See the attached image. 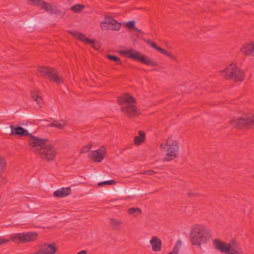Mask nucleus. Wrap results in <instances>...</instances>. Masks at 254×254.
<instances>
[{"instance_id": "19", "label": "nucleus", "mask_w": 254, "mask_h": 254, "mask_svg": "<svg viewBox=\"0 0 254 254\" xmlns=\"http://www.w3.org/2000/svg\"><path fill=\"white\" fill-rule=\"evenodd\" d=\"M71 190L69 187L62 188L54 191L53 195L56 197H64L69 195Z\"/></svg>"}, {"instance_id": "36", "label": "nucleus", "mask_w": 254, "mask_h": 254, "mask_svg": "<svg viewBox=\"0 0 254 254\" xmlns=\"http://www.w3.org/2000/svg\"><path fill=\"white\" fill-rule=\"evenodd\" d=\"M50 67L42 66L38 68V71L44 75Z\"/></svg>"}, {"instance_id": "40", "label": "nucleus", "mask_w": 254, "mask_h": 254, "mask_svg": "<svg viewBox=\"0 0 254 254\" xmlns=\"http://www.w3.org/2000/svg\"><path fill=\"white\" fill-rule=\"evenodd\" d=\"M6 180L2 175H0V186L5 184Z\"/></svg>"}, {"instance_id": "32", "label": "nucleus", "mask_w": 254, "mask_h": 254, "mask_svg": "<svg viewBox=\"0 0 254 254\" xmlns=\"http://www.w3.org/2000/svg\"><path fill=\"white\" fill-rule=\"evenodd\" d=\"M117 182L115 180H112L109 181H104L102 182H100L98 184V186L99 187H102L104 185H112L116 184Z\"/></svg>"}, {"instance_id": "12", "label": "nucleus", "mask_w": 254, "mask_h": 254, "mask_svg": "<svg viewBox=\"0 0 254 254\" xmlns=\"http://www.w3.org/2000/svg\"><path fill=\"white\" fill-rule=\"evenodd\" d=\"M57 251L58 248L55 244L44 243L38 250V253L41 254H54Z\"/></svg>"}, {"instance_id": "16", "label": "nucleus", "mask_w": 254, "mask_h": 254, "mask_svg": "<svg viewBox=\"0 0 254 254\" xmlns=\"http://www.w3.org/2000/svg\"><path fill=\"white\" fill-rule=\"evenodd\" d=\"M43 75L47 76L51 81L59 83L62 82V79L57 75L55 70L51 67H49Z\"/></svg>"}, {"instance_id": "42", "label": "nucleus", "mask_w": 254, "mask_h": 254, "mask_svg": "<svg viewBox=\"0 0 254 254\" xmlns=\"http://www.w3.org/2000/svg\"><path fill=\"white\" fill-rule=\"evenodd\" d=\"M251 50H252V55L254 56V43H251Z\"/></svg>"}, {"instance_id": "25", "label": "nucleus", "mask_w": 254, "mask_h": 254, "mask_svg": "<svg viewBox=\"0 0 254 254\" xmlns=\"http://www.w3.org/2000/svg\"><path fill=\"white\" fill-rule=\"evenodd\" d=\"M47 126L50 127H55L58 129H63L65 126V125L64 122H60L57 120H54L51 124Z\"/></svg>"}, {"instance_id": "9", "label": "nucleus", "mask_w": 254, "mask_h": 254, "mask_svg": "<svg viewBox=\"0 0 254 254\" xmlns=\"http://www.w3.org/2000/svg\"><path fill=\"white\" fill-rule=\"evenodd\" d=\"M230 123L234 127L242 128L246 127L250 128L254 126V115L234 120L231 121Z\"/></svg>"}, {"instance_id": "30", "label": "nucleus", "mask_w": 254, "mask_h": 254, "mask_svg": "<svg viewBox=\"0 0 254 254\" xmlns=\"http://www.w3.org/2000/svg\"><path fill=\"white\" fill-rule=\"evenodd\" d=\"M106 57L109 60L115 62L117 64H122L121 59L116 56L107 55Z\"/></svg>"}, {"instance_id": "18", "label": "nucleus", "mask_w": 254, "mask_h": 254, "mask_svg": "<svg viewBox=\"0 0 254 254\" xmlns=\"http://www.w3.org/2000/svg\"><path fill=\"white\" fill-rule=\"evenodd\" d=\"M150 244L153 251L157 252L161 250L162 242L157 237L153 236L150 240Z\"/></svg>"}, {"instance_id": "13", "label": "nucleus", "mask_w": 254, "mask_h": 254, "mask_svg": "<svg viewBox=\"0 0 254 254\" xmlns=\"http://www.w3.org/2000/svg\"><path fill=\"white\" fill-rule=\"evenodd\" d=\"M230 244L231 242L229 244H226L218 239H214L213 241V245L215 249L223 253H227L229 251Z\"/></svg>"}, {"instance_id": "45", "label": "nucleus", "mask_w": 254, "mask_h": 254, "mask_svg": "<svg viewBox=\"0 0 254 254\" xmlns=\"http://www.w3.org/2000/svg\"><path fill=\"white\" fill-rule=\"evenodd\" d=\"M164 145L163 144H161V145H160V147H161L162 149H163V148H164Z\"/></svg>"}, {"instance_id": "39", "label": "nucleus", "mask_w": 254, "mask_h": 254, "mask_svg": "<svg viewBox=\"0 0 254 254\" xmlns=\"http://www.w3.org/2000/svg\"><path fill=\"white\" fill-rule=\"evenodd\" d=\"M31 95L32 98L34 100L37 96H38V91H33L31 92Z\"/></svg>"}, {"instance_id": "41", "label": "nucleus", "mask_w": 254, "mask_h": 254, "mask_svg": "<svg viewBox=\"0 0 254 254\" xmlns=\"http://www.w3.org/2000/svg\"><path fill=\"white\" fill-rule=\"evenodd\" d=\"M34 100L38 104L40 105L42 102V99L41 97L38 95Z\"/></svg>"}, {"instance_id": "7", "label": "nucleus", "mask_w": 254, "mask_h": 254, "mask_svg": "<svg viewBox=\"0 0 254 254\" xmlns=\"http://www.w3.org/2000/svg\"><path fill=\"white\" fill-rule=\"evenodd\" d=\"M165 145L168 146V149L166 157L163 159V161H170L177 158L179 150L177 141L169 138L166 140Z\"/></svg>"}, {"instance_id": "37", "label": "nucleus", "mask_w": 254, "mask_h": 254, "mask_svg": "<svg viewBox=\"0 0 254 254\" xmlns=\"http://www.w3.org/2000/svg\"><path fill=\"white\" fill-rule=\"evenodd\" d=\"M31 2V4L33 5H39L42 2V0H28Z\"/></svg>"}, {"instance_id": "43", "label": "nucleus", "mask_w": 254, "mask_h": 254, "mask_svg": "<svg viewBox=\"0 0 254 254\" xmlns=\"http://www.w3.org/2000/svg\"><path fill=\"white\" fill-rule=\"evenodd\" d=\"M188 195L189 196H194V195H196V194L194 193H193L192 192H189L188 193Z\"/></svg>"}, {"instance_id": "8", "label": "nucleus", "mask_w": 254, "mask_h": 254, "mask_svg": "<svg viewBox=\"0 0 254 254\" xmlns=\"http://www.w3.org/2000/svg\"><path fill=\"white\" fill-rule=\"evenodd\" d=\"M48 141V139L39 138L31 134L29 136L28 143L31 147L32 151L37 155Z\"/></svg>"}, {"instance_id": "33", "label": "nucleus", "mask_w": 254, "mask_h": 254, "mask_svg": "<svg viewBox=\"0 0 254 254\" xmlns=\"http://www.w3.org/2000/svg\"><path fill=\"white\" fill-rule=\"evenodd\" d=\"M100 27L102 31L108 30L111 29V26L106 24L103 21L100 24Z\"/></svg>"}, {"instance_id": "5", "label": "nucleus", "mask_w": 254, "mask_h": 254, "mask_svg": "<svg viewBox=\"0 0 254 254\" xmlns=\"http://www.w3.org/2000/svg\"><path fill=\"white\" fill-rule=\"evenodd\" d=\"M57 154V150L55 146L48 142L45 144L43 148H41L37 155L41 159L47 162L53 161L55 160Z\"/></svg>"}, {"instance_id": "29", "label": "nucleus", "mask_w": 254, "mask_h": 254, "mask_svg": "<svg viewBox=\"0 0 254 254\" xmlns=\"http://www.w3.org/2000/svg\"><path fill=\"white\" fill-rule=\"evenodd\" d=\"M6 165L7 162L5 158L0 155V173L5 169Z\"/></svg>"}, {"instance_id": "10", "label": "nucleus", "mask_w": 254, "mask_h": 254, "mask_svg": "<svg viewBox=\"0 0 254 254\" xmlns=\"http://www.w3.org/2000/svg\"><path fill=\"white\" fill-rule=\"evenodd\" d=\"M106 148L102 146L96 150L92 151L90 154V159L95 162H101L106 156Z\"/></svg>"}, {"instance_id": "44", "label": "nucleus", "mask_w": 254, "mask_h": 254, "mask_svg": "<svg viewBox=\"0 0 254 254\" xmlns=\"http://www.w3.org/2000/svg\"><path fill=\"white\" fill-rule=\"evenodd\" d=\"M8 241L6 240H2V239H0V245L1 244L7 243Z\"/></svg>"}, {"instance_id": "24", "label": "nucleus", "mask_w": 254, "mask_h": 254, "mask_svg": "<svg viewBox=\"0 0 254 254\" xmlns=\"http://www.w3.org/2000/svg\"><path fill=\"white\" fill-rule=\"evenodd\" d=\"M135 22L133 20L129 21L126 23V26L129 29H133L135 32L140 34H144L141 30L135 27Z\"/></svg>"}, {"instance_id": "14", "label": "nucleus", "mask_w": 254, "mask_h": 254, "mask_svg": "<svg viewBox=\"0 0 254 254\" xmlns=\"http://www.w3.org/2000/svg\"><path fill=\"white\" fill-rule=\"evenodd\" d=\"M144 41L148 45H150L152 48H154L155 50L165 55L167 57H169L171 59L173 60H176V58L174 56L171 55L170 53L168 52L167 51L165 50L161 47L157 45V44L153 42H151L150 40L148 39H144Z\"/></svg>"}, {"instance_id": "27", "label": "nucleus", "mask_w": 254, "mask_h": 254, "mask_svg": "<svg viewBox=\"0 0 254 254\" xmlns=\"http://www.w3.org/2000/svg\"><path fill=\"white\" fill-rule=\"evenodd\" d=\"M85 7V5L83 4H76L72 5L70 7V10L74 13H79L84 9Z\"/></svg>"}, {"instance_id": "46", "label": "nucleus", "mask_w": 254, "mask_h": 254, "mask_svg": "<svg viewBox=\"0 0 254 254\" xmlns=\"http://www.w3.org/2000/svg\"><path fill=\"white\" fill-rule=\"evenodd\" d=\"M253 178L254 179V175H253Z\"/></svg>"}, {"instance_id": "11", "label": "nucleus", "mask_w": 254, "mask_h": 254, "mask_svg": "<svg viewBox=\"0 0 254 254\" xmlns=\"http://www.w3.org/2000/svg\"><path fill=\"white\" fill-rule=\"evenodd\" d=\"M39 6L41 7L46 12L51 14H62V11L58 9L56 5H53L51 3L42 1V2L39 5Z\"/></svg>"}, {"instance_id": "35", "label": "nucleus", "mask_w": 254, "mask_h": 254, "mask_svg": "<svg viewBox=\"0 0 254 254\" xmlns=\"http://www.w3.org/2000/svg\"><path fill=\"white\" fill-rule=\"evenodd\" d=\"M90 40H92L93 41V42H91V43L85 42V43L90 44L92 46V47L95 49L98 50V49H100V45L98 43H95V41L94 40L90 39Z\"/></svg>"}, {"instance_id": "1", "label": "nucleus", "mask_w": 254, "mask_h": 254, "mask_svg": "<svg viewBox=\"0 0 254 254\" xmlns=\"http://www.w3.org/2000/svg\"><path fill=\"white\" fill-rule=\"evenodd\" d=\"M136 100L128 93H124L118 97V103L122 105L121 111L129 119L138 116L140 113L134 104Z\"/></svg>"}, {"instance_id": "4", "label": "nucleus", "mask_w": 254, "mask_h": 254, "mask_svg": "<svg viewBox=\"0 0 254 254\" xmlns=\"http://www.w3.org/2000/svg\"><path fill=\"white\" fill-rule=\"evenodd\" d=\"M220 72L226 79L236 82L242 81L245 77L244 71L234 64H230L225 70L220 71Z\"/></svg>"}, {"instance_id": "21", "label": "nucleus", "mask_w": 254, "mask_h": 254, "mask_svg": "<svg viewBox=\"0 0 254 254\" xmlns=\"http://www.w3.org/2000/svg\"><path fill=\"white\" fill-rule=\"evenodd\" d=\"M69 33L72 36L78 38L79 40L83 42H93L92 40H90L83 33H79L77 31H69Z\"/></svg>"}, {"instance_id": "31", "label": "nucleus", "mask_w": 254, "mask_h": 254, "mask_svg": "<svg viewBox=\"0 0 254 254\" xmlns=\"http://www.w3.org/2000/svg\"><path fill=\"white\" fill-rule=\"evenodd\" d=\"M182 241L181 240H178L173 248V251L172 252L176 254H178V253L179 252V250L182 246Z\"/></svg>"}, {"instance_id": "34", "label": "nucleus", "mask_w": 254, "mask_h": 254, "mask_svg": "<svg viewBox=\"0 0 254 254\" xmlns=\"http://www.w3.org/2000/svg\"><path fill=\"white\" fill-rule=\"evenodd\" d=\"M92 147V144H89L84 146L82 149L80 151V153H84L88 152Z\"/></svg>"}, {"instance_id": "2", "label": "nucleus", "mask_w": 254, "mask_h": 254, "mask_svg": "<svg viewBox=\"0 0 254 254\" xmlns=\"http://www.w3.org/2000/svg\"><path fill=\"white\" fill-rule=\"evenodd\" d=\"M211 237L209 229L202 225H195L191 230L190 238L192 245L200 247L206 244Z\"/></svg>"}, {"instance_id": "28", "label": "nucleus", "mask_w": 254, "mask_h": 254, "mask_svg": "<svg viewBox=\"0 0 254 254\" xmlns=\"http://www.w3.org/2000/svg\"><path fill=\"white\" fill-rule=\"evenodd\" d=\"M127 212L129 215L137 216L141 214V210L139 208L131 207L127 210Z\"/></svg>"}, {"instance_id": "17", "label": "nucleus", "mask_w": 254, "mask_h": 254, "mask_svg": "<svg viewBox=\"0 0 254 254\" xmlns=\"http://www.w3.org/2000/svg\"><path fill=\"white\" fill-rule=\"evenodd\" d=\"M103 21L111 26V30H119L121 29V24L112 17L105 15Z\"/></svg>"}, {"instance_id": "20", "label": "nucleus", "mask_w": 254, "mask_h": 254, "mask_svg": "<svg viewBox=\"0 0 254 254\" xmlns=\"http://www.w3.org/2000/svg\"><path fill=\"white\" fill-rule=\"evenodd\" d=\"M236 242L235 240L231 241V244L229 246V251L227 252L228 254H243L242 250L236 245Z\"/></svg>"}, {"instance_id": "22", "label": "nucleus", "mask_w": 254, "mask_h": 254, "mask_svg": "<svg viewBox=\"0 0 254 254\" xmlns=\"http://www.w3.org/2000/svg\"><path fill=\"white\" fill-rule=\"evenodd\" d=\"M145 132L143 131H139L138 132V135L135 136L134 137V143L136 145H139L141 143H143L145 140Z\"/></svg>"}, {"instance_id": "3", "label": "nucleus", "mask_w": 254, "mask_h": 254, "mask_svg": "<svg viewBox=\"0 0 254 254\" xmlns=\"http://www.w3.org/2000/svg\"><path fill=\"white\" fill-rule=\"evenodd\" d=\"M120 53L126 56L131 60L137 61L143 64L152 66L157 65V63L153 59L142 54L140 52L137 51L132 48H130L128 50L121 51Z\"/></svg>"}, {"instance_id": "26", "label": "nucleus", "mask_w": 254, "mask_h": 254, "mask_svg": "<svg viewBox=\"0 0 254 254\" xmlns=\"http://www.w3.org/2000/svg\"><path fill=\"white\" fill-rule=\"evenodd\" d=\"M241 51L242 53V54L244 55H252L251 43H248L244 45L243 47L241 48Z\"/></svg>"}, {"instance_id": "23", "label": "nucleus", "mask_w": 254, "mask_h": 254, "mask_svg": "<svg viewBox=\"0 0 254 254\" xmlns=\"http://www.w3.org/2000/svg\"><path fill=\"white\" fill-rule=\"evenodd\" d=\"M122 221L113 218L110 219V225L113 229L119 230L122 227Z\"/></svg>"}, {"instance_id": "15", "label": "nucleus", "mask_w": 254, "mask_h": 254, "mask_svg": "<svg viewBox=\"0 0 254 254\" xmlns=\"http://www.w3.org/2000/svg\"><path fill=\"white\" fill-rule=\"evenodd\" d=\"M10 127L11 129L10 134L17 135L20 136H29L31 135V134L28 132L27 130L21 127H14L13 125H10Z\"/></svg>"}, {"instance_id": "6", "label": "nucleus", "mask_w": 254, "mask_h": 254, "mask_svg": "<svg viewBox=\"0 0 254 254\" xmlns=\"http://www.w3.org/2000/svg\"><path fill=\"white\" fill-rule=\"evenodd\" d=\"M38 234L35 232L15 233L11 235L10 240L16 244H23L37 240Z\"/></svg>"}, {"instance_id": "38", "label": "nucleus", "mask_w": 254, "mask_h": 254, "mask_svg": "<svg viewBox=\"0 0 254 254\" xmlns=\"http://www.w3.org/2000/svg\"><path fill=\"white\" fill-rule=\"evenodd\" d=\"M139 174H142L145 175L151 176V175H153L155 174V172L154 171L150 170L145 171L142 173H139Z\"/></svg>"}]
</instances>
